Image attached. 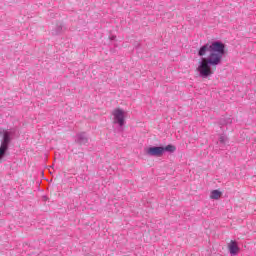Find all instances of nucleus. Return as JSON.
Masks as SVG:
<instances>
[{
	"label": "nucleus",
	"instance_id": "obj_5",
	"mask_svg": "<svg viewBox=\"0 0 256 256\" xmlns=\"http://www.w3.org/2000/svg\"><path fill=\"white\" fill-rule=\"evenodd\" d=\"M228 250L230 255H237L240 251L237 241L231 240L230 243H228Z\"/></svg>",
	"mask_w": 256,
	"mask_h": 256
},
{
	"label": "nucleus",
	"instance_id": "obj_1",
	"mask_svg": "<svg viewBox=\"0 0 256 256\" xmlns=\"http://www.w3.org/2000/svg\"><path fill=\"white\" fill-rule=\"evenodd\" d=\"M225 56V44L216 41L211 44H205L198 50V57H201L198 62L196 71L202 79H209L217 69L218 65L223 62Z\"/></svg>",
	"mask_w": 256,
	"mask_h": 256
},
{
	"label": "nucleus",
	"instance_id": "obj_4",
	"mask_svg": "<svg viewBox=\"0 0 256 256\" xmlns=\"http://www.w3.org/2000/svg\"><path fill=\"white\" fill-rule=\"evenodd\" d=\"M75 143H78V145H87L89 143V137L85 132L78 133L75 136Z\"/></svg>",
	"mask_w": 256,
	"mask_h": 256
},
{
	"label": "nucleus",
	"instance_id": "obj_10",
	"mask_svg": "<svg viewBox=\"0 0 256 256\" xmlns=\"http://www.w3.org/2000/svg\"><path fill=\"white\" fill-rule=\"evenodd\" d=\"M1 133H2V132H1V130H0V135H1Z\"/></svg>",
	"mask_w": 256,
	"mask_h": 256
},
{
	"label": "nucleus",
	"instance_id": "obj_3",
	"mask_svg": "<svg viewBox=\"0 0 256 256\" xmlns=\"http://www.w3.org/2000/svg\"><path fill=\"white\" fill-rule=\"evenodd\" d=\"M113 123L120 127L125 126V117H127V112L121 108H116L112 111Z\"/></svg>",
	"mask_w": 256,
	"mask_h": 256
},
{
	"label": "nucleus",
	"instance_id": "obj_6",
	"mask_svg": "<svg viewBox=\"0 0 256 256\" xmlns=\"http://www.w3.org/2000/svg\"><path fill=\"white\" fill-rule=\"evenodd\" d=\"M231 123H233V119L231 116H224L220 119V125L222 126L231 125Z\"/></svg>",
	"mask_w": 256,
	"mask_h": 256
},
{
	"label": "nucleus",
	"instance_id": "obj_2",
	"mask_svg": "<svg viewBox=\"0 0 256 256\" xmlns=\"http://www.w3.org/2000/svg\"><path fill=\"white\" fill-rule=\"evenodd\" d=\"M177 148L171 144L167 145L166 147L163 146H153L147 149V155L150 157H163L165 153H175Z\"/></svg>",
	"mask_w": 256,
	"mask_h": 256
},
{
	"label": "nucleus",
	"instance_id": "obj_7",
	"mask_svg": "<svg viewBox=\"0 0 256 256\" xmlns=\"http://www.w3.org/2000/svg\"><path fill=\"white\" fill-rule=\"evenodd\" d=\"M228 141H229V139H228L227 136H225L224 134H221V135L219 136L218 143H219L220 145H226Z\"/></svg>",
	"mask_w": 256,
	"mask_h": 256
},
{
	"label": "nucleus",
	"instance_id": "obj_8",
	"mask_svg": "<svg viewBox=\"0 0 256 256\" xmlns=\"http://www.w3.org/2000/svg\"><path fill=\"white\" fill-rule=\"evenodd\" d=\"M221 197V191L213 190L210 194V199H219Z\"/></svg>",
	"mask_w": 256,
	"mask_h": 256
},
{
	"label": "nucleus",
	"instance_id": "obj_9",
	"mask_svg": "<svg viewBox=\"0 0 256 256\" xmlns=\"http://www.w3.org/2000/svg\"><path fill=\"white\" fill-rule=\"evenodd\" d=\"M63 31V26L58 25L55 30H52V35H59Z\"/></svg>",
	"mask_w": 256,
	"mask_h": 256
}]
</instances>
